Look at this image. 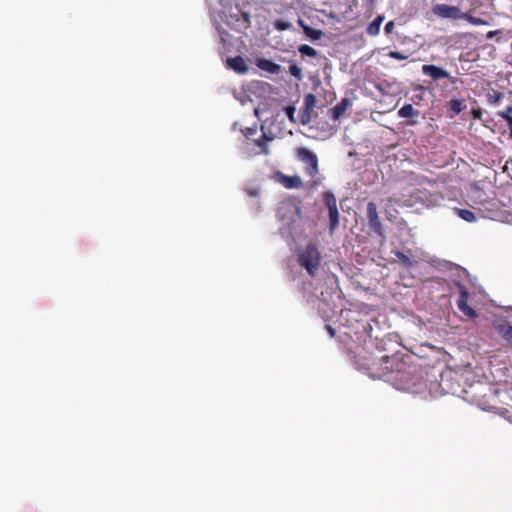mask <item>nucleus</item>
Instances as JSON below:
<instances>
[{
    "mask_svg": "<svg viewBox=\"0 0 512 512\" xmlns=\"http://www.w3.org/2000/svg\"><path fill=\"white\" fill-rule=\"evenodd\" d=\"M351 105V101L348 98H343L339 103L329 110V114L333 120H338L347 108Z\"/></svg>",
    "mask_w": 512,
    "mask_h": 512,
    "instance_id": "obj_15",
    "label": "nucleus"
},
{
    "mask_svg": "<svg viewBox=\"0 0 512 512\" xmlns=\"http://www.w3.org/2000/svg\"><path fill=\"white\" fill-rule=\"evenodd\" d=\"M409 356H401L400 360H392L397 369L392 376V383L398 389L414 395H421L427 390V381L423 377L422 369L408 360Z\"/></svg>",
    "mask_w": 512,
    "mask_h": 512,
    "instance_id": "obj_1",
    "label": "nucleus"
},
{
    "mask_svg": "<svg viewBox=\"0 0 512 512\" xmlns=\"http://www.w3.org/2000/svg\"><path fill=\"white\" fill-rule=\"evenodd\" d=\"M497 115L506 121L508 129H509V135L512 139V105L506 107L505 110L497 112Z\"/></svg>",
    "mask_w": 512,
    "mask_h": 512,
    "instance_id": "obj_16",
    "label": "nucleus"
},
{
    "mask_svg": "<svg viewBox=\"0 0 512 512\" xmlns=\"http://www.w3.org/2000/svg\"><path fill=\"white\" fill-rule=\"evenodd\" d=\"M472 115L475 119H481V116H482V111L481 109H474L472 111Z\"/></svg>",
    "mask_w": 512,
    "mask_h": 512,
    "instance_id": "obj_34",
    "label": "nucleus"
},
{
    "mask_svg": "<svg viewBox=\"0 0 512 512\" xmlns=\"http://www.w3.org/2000/svg\"><path fill=\"white\" fill-rule=\"evenodd\" d=\"M273 26L278 31H285V30L290 29L291 24L288 21L276 20L273 22Z\"/></svg>",
    "mask_w": 512,
    "mask_h": 512,
    "instance_id": "obj_28",
    "label": "nucleus"
},
{
    "mask_svg": "<svg viewBox=\"0 0 512 512\" xmlns=\"http://www.w3.org/2000/svg\"><path fill=\"white\" fill-rule=\"evenodd\" d=\"M280 183L287 189H300L303 187L301 178L297 175L287 176L284 174L279 175Z\"/></svg>",
    "mask_w": 512,
    "mask_h": 512,
    "instance_id": "obj_13",
    "label": "nucleus"
},
{
    "mask_svg": "<svg viewBox=\"0 0 512 512\" xmlns=\"http://www.w3.org/2000/svg\"><path fill=\"white\" fill-rule=\"evenodd\" d=\"M402 355H382L380 358H373L370 363L366 364L365 369L374 379H386L392 382V376L395 374L397 366L392 360H400Z\"/></svg>",
    "mask_w": 512,
    "mask_h": 512,
    "instance_id": "obj_3",
    "label": "nucleus"
},
{
    "mask_svg": "<svg viewBox=\"0 0 512 512\" xmlns=\"http://www.w3.org/2000/svg\"><path fill=\"white\" fill-rule=\"evenodd\" d=\"M326 328H327V331H328L329 335L331 337H334L335 336V330L330 325H327Z\"/></svg>",
    "mask_w": 512,
    "mask_h": 512,
    "instance_id": "obj_36",
    "label": "nucleus"
},
{
    "mask_svg": "<svg viewBox=\"0 0 512 512\" xmlns=\"http://www.w3.org/2000/svg\"><path fill=\"white\" fill-rule=\"evenodd\" d=\"M289 73L297 80L302 79V71L296 64L289 66Z\"/></svg>",
    "mask_w": 512,
    "mask_h": 512,
    "instance_id": "obj_29",
    "label": "nucleus"
},
{
    "mask_svg": "<svg viewBox=\"0 0 512 512\" xmlns=\"http://www.w3.org/2000/svg\"><path fill=\"white\" fill-rule=\"evenodd\" d=\"M312 112H313V110H306V106H303V109L301 111V116H300V122L303 125H306L311 121Z\"/></svg>",
    "mask_w": 512,
    "mask_h": 512,
    "instance_id": "obj_27",
    "label": "nucleus"
},
{
    "mask_svg": "<svg viewBox=\"0 0 512 512\" xmlns=\"http://www.w3.org/2000/svg\"><path fill=\"white\" fill-rule=\"evenodd\" d=\"M298 51L301 55L315 58L318 55V52L311 46L307 44L300 45Z\"/></svg>",
    "mask_w": 512,
    "mask_h": 512,
    "instance_id": "obj_24",
    "label": "nucleus"
},
{
    "mask_svg": "<svg viewBox=\"0 0 512 512\" xmlns=\"http://www.w3.org/2000/svg\"><path fill=\"white\" fill-rule=\"evenodd\" d=\"M418 114L419 111L414 109V107L411 104L403 105L398 111V115L402 118L413 117L417 116Z\"/></svg>",
    "mask_w": 512,
    "mask_h": 512,
    "instance_id": "obj_20",
    "label": "nucleus"
},
{
    "mask_svg": "<svg viewBox=\"0 0 512 512\" xmlns=\"http://www.w3.org/2000/svg\"><path fill=\"white\" fill-rule=\"evenodd\" d=\"M394 27H395V25H394L393 21L387 22L385 27H384L385 33L386 34L391 33L393 31Z\"/></svg>",
    "mask_w": 512,
    "mask_h": 512,
    "instance_id": "obj_32",
    "label": "nucleus"
},
{
    "mask_svg": "<svg viewBox=\"0 0 512 512\" xmlns=\"http://www.w3.org/2000/svg\"><path fill=\"white\" fill-rule=\"evenodd\" d=\"M422 72L424 75L431 77L434 81L450 78L448 71L435 65H423Z\"/></svg>",
    "mask_w": 512,
    "mask_h": 512,
    "instance_id": "obj_11",
    "label": "nucleus"
},
{
    "mask_svg": "<svg viewBox=\"0 0 512 512\" xmlns=\"http://www.w3.org/2000/svg\"><path fill=\"white\" fill-rule=\"evenodd\" d=\"M504 93L498 90H490L486 94V98L489 104L496 105L504 99Z\"/></svg>",
    "mask_w": 512,
    "mask_h": 512,
    "instance_id": "obj_19",
    "label": "nucleus"
},
{
    "mask_svg": "<svg viewBox=\"0 0 512 512\" xmlns=\"http://www.w3.org/2000/svg\"><path fill=\"white\" fill-rule=\"evenodd\" d=\"M455 211L457 215L466 222L472 223L475 222L477 219L474 212H472L471 210L455 208Z\"/></svg>",
    "mask_w": 512,
    "mask_h": 512,
    "instance_id": "obj_21",
    "label": "nucleus"
},
{
    "mask_svg": "<svg viewBox=\"0 0 512 512\" xmlns=\"http://www.w3.org/2000/svg\"><path fill=\"white\" fill-rule=\"evenodd\" d=\"M395 256L397 257L400 264H402L404 267H412L416 263L413 259L405 255L403 252L397 250L395 253Z\"/></svg>",
    "mask_w": 512,
    "mask_h": 512,
    "instance_id": "obj_22",
    "label": "nucleus"
},
{
    "mask_svg": "<svg viewBox=\"0 0 512 512\" xmlns=\"http://www.w3.org/2000/svg\"><path fill=\"white\" fill-rule=\"evenodd\" d=\"M367 218L371 229L379 236H383L381 221L374 202H368L367 204Z\"/></svg>",
    "mask_w": 512,
    "mask_h": 512,
    "instance_id": "obj_10",
    "label": "nucleus"
},
{
    "mask_svg": "<svg viewBox=\"0 0 512 512\" xmlns=\"http://www.w3.org/2000/svg\"><path fill=\"white\" fill-rule=\"evenodd\" d=\"M388 55H389L390 58H393V59H396V60H405V59H407V56L402 54L399 51H391V52H389Z\"/></svg>",
    "mask_w": 512,
    "mask_h": 512,
    "instance_id": "obj_31",
    "label": "nucleus"
},
{
    "mask_svg": "<svg viewBox=\"0 0 512 512\" xmlns=\"http://www.w3.org/2000/svg\"><path fill=\"white\" fill-rule=\"evenodd\" d=\"M256 133V129L255 128H247L246 129V132H245V136L248 138L250 135Z\"/></svg>",
    "mask_w": 512,
    "mask_h": 512,
    "instance_id": "obj_35",
    "label": "nucleus"
},
{
    "mask_svg": "<svg viewBox=\"0 0 512 512\" xmlns=\"http://www.w3.org/2000/svg\"><path fill=\"white\" fill-rule=\"evenodd\" d=\"M432 13L442 19H464L472 25H488V22L482 18L474 17L468 13H464L457 6L448 4H436L432 7Z\"/></svg>",
    "mask_w": 512,
    "mask_h": 512,
    "instance_id": "obj_5",
    "label": "nucleus"
},
{
    "mask_svg": "<svg viewBox=\"0 0 512 512\" xmlns=\"http://www.w3.org/2000/svg\"><path fill=\"white\" fill-rule=\"evenodd\" d=\"M256 65L259 69L266 71L270 74H279L281 72V66L269 59H258Z\"/></svg>",
    "mask_w": 512,
    "mask_h": 512,
    "instance_id": "obj_14",
    "label": "nucleus"
},
{
    "mask_svg": "<svg viewBox=\"0 0 512 512\" xmlns=\"http://www.w3.org/2000/svg\"><path fill=\"white\" fill-rule=\"evenodd\" d=\"M497 34H502V31L501 30H494V31H489L486 35V38L487 39H492L494 38Z\"/></svg>",
    "mask_w": 512,
    "mask_h": 512,
    "instance_id": "obj_33",
    "label": "nucleus"
},
{
    "mask_svg": "<svg viewBox=\"0 0 512 512\" xmlns=\"http://www.w3.org/2000/svg\"><path fill=\"white\" fill-rule=\"evenodd\" d=\"M323 200L328 209L329 214V229L333 233L339 225V212L337 208L336 197L331 192H326L323 195Z\"/></svg>",
    "mask_w": 512,
    "mask_h": 512,
    "instance_id": "obj_7",
    "label": "nucleus"
},
{
    "mask_svg": "<svg viewBox=\"0 0 512 512\" xmlns=\"http://www.w3.org/2000/svg\"><path fill=\"white\" fill-rule=\"evenodd\" d=\"M296 156L298 160L306 165L305 172L309 176L315 177L318 174V158L315 153L305 147H301L296 150Z\"/></svg>",
    "mask_w": 512,
    "mask_h": 512,
    "instance_id": "obj_6",
    "label": "nucleus"
},
{
    "mask_svg": "<svg viewBox=\"0 0 512 512\" xmlns=\"http://www.w3.org/2000/svg\"><path fill=\"white\" fill-rule=\"evenodd\" d=\"M317 103V98L314 94L308 93L304 96V106L306 110H314Z\"/></svg>",
    "mask_w": 512,
    "mask_h": 512,
    "instance_id": "obj_25",
    "label": "nucleus"
},
{
    "mask_svg": "<svg viewBox=\"0 0 512 512\" xmlns=\"http://www.w3.org/2000/svg\"><path fill=\"white\" fill-rule=\"evenodd\" d=\"M493 327L505 344L512 347V325L505 318H497Z\"/></svg>",
    "mask_w": 512,
    "mask_h": 512,
    "instance_id": "obj_9",
    "label": "nucleus"
},
{
    "mask_svg": "<svg viewBox=\"0 0 512 512\" xmlns=\"http://www.w3.org/2000/svg\"><path fill=\"white\" fill-rule=\"evenodd\" d=\"M384 20L383 16H377L367 27V33L371 36H376L380 32L381 24Z\"/></svg>",
    "mask_w": 512,
    "mask_h": 512,
    "instance_id": "obj_18",
    "label": "nucleus"
},
{
    "mask_svg": "<svg viewBox=\"0 0 512 512\" xmlns=\"http://www.w3.org/2000/svg\"><path fill=\"white\" fill-rule=\"evenodd\" d=\"M244 17H245L246 22H249V16H248V14H244Z\"/></svg>",
    "mask_w": 512,
    "mask_h": 512,
    "instance_id": "obj_37",
    "label": "nucleus"
},
{
    "mask_svg": "<svg viewBox=\"0 0 512 512\" xmlns=\"http://www.w3.org/2000/svg\"><path fill=\"white\" fill-rule=\"evenodd\" d=\"M276 216L288 232L296 230L302 222L300 201L292 197L282 200L278 204Z\"/></svg>",
    "mask_w": 512,
    "mask_h": 512,
    "instance_id": "obj_2",
    "label": "nucleus"
},
{
    "mask_svg": "<svg viewBox=\"0 0 512 512\" xmlns=\"http://www.w3.org/2000/svg\"><path fill=\"white\" fill-rule=\"evenodd\" d=\"M285 113L286 115L288 116L289 120L293 123L296 122L295 118H294V114H295V107L293 106H287L285 108Z\"/></svg>",
    "mask_w": 512,
    "mask_h": 512,
    "instance_id": "obj_30",
    "label": "nucleus"
},
{
    "mask_svg": "<svg viewBox=\"0 0 512 512\" xmlns=\"http://www.w3.org/2000/svg\"><path fill=\"white\" fill-rule=\"evenodd\" d=\"M303 30L306 36L312 40H319L323 36V32L321 30L314 29L308 25H303Z\"/></svg>",
    "mask_w": 512,
    "mask_h": 512,
    "instance_id": "obj_23",
    "label": "nucleus"
},
{
    "mask_svg": "<svg viewBox=\"0 0 512 512\" xmlns=\"http://www.w3.org/2000/svg\"><path fill=\"white\" fill-rule=\"evenodd\" d=\"M459 297L457 300V307L463 315L467 318L472 319L477 316V312L468 305L469 291L467 287L461 283H457Z\"/></svg>",
    "mask_w": 512,
    "mask_h": 512,
    "instance_id": "obj_8",
    "label": "nucleus"
},
{
    "mask_svg": "<svg viewBox=\"0 0 512 512\" xmlns=\"http://www.w3.org/2000/svg\"><path fill=\"white\" fill-rule=\"evenodd\" d=\"M226 63L229 69H232L239 74H245L248 71L246 62L241 56L227 58Z\"/></svg>",
    "mask_w": 512,
    "mask_h": 512,
    "instance_id": "obj_12",
    "label": "nucleus"
},
{
    "mask_svg": "<svg viewBox=\"0 0 512 512\" xmlns=\"http://www.w3.org/2000/svg\"><path fill=\"white\" fill-rule=\"evenodd\" d=\"M466 108V104L464 100H451L450 101V109L455 113L459 114L463 109Z\"/></svg>",
    "mask_w": 512,
    "mask_h": 512,
    "instance_id": "obj_26",
    "label": "nucleus"
},
{
    "mask_svg": "<svg viewBox=\"0 0 512 512\" xmlns=\"http://www.w3.org/2000/svg\"><path fill=\"white\" fill-rule=\"evenodd\" d=\"M297 263L309 276L315 277L321 267L322 255L314 243H309L297 254Z\"/></svg>",
    "mask_w": 512,
    "mask_h": 512,
    "instance_id": "obj_4",
    "label": "nucleus"
},
{
    "mask_svg": "<svg viewBox=\"0 0 512 512\" xmlns=\"http://www.w3.org/2000/svg\"><path fill=\"white\" fill-rule=\"evenodd\" d=\"M273 140V137L272 136H267L264 132L262 133L261 137L256 139L254 142L256 144V146L259 148V151L258 153L261 154H266L268 153V147H267V142L269 141H272Z\"/></svg>",
    "mask_w": 512,
    "mask_h": 512,
    "instance_id": "obj_17",
    "label": "nucleus"
}]
</instances>
